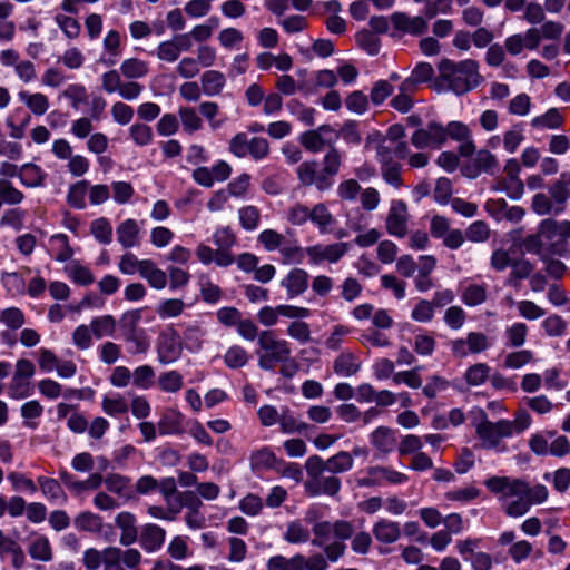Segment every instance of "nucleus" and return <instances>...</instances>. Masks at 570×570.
I'll list each match as a JSON object with an SVG mask.
<instances>
[{
	"label": "nucleus",
	"instance_id": "nucleus-8",
	"mask_svg": "<svg viewBox=\"0 0 570 570\" xmlns=\"http://www.w3.org/2000/svg\"><path fill=\"white\" fill-rule=\"evenodd\" d=\"M490 342L481 332H470L466 338H456L450 342L451 353L456 358H464L469 354H479L488 350Z\"/></svg>",
	"mask_w": 570,
	"mask_h": 570
},
{
	"label": "nucleus",
	"instance_id": "nucleus-20",
	"mask_svg": "<svg viewBox=\"0 0 570 570\" xmlns=\"http://www.w3.org/2000/svg\"><path fill=\"white\" fill-rule=\"evenodd\" d=\"M372 445L380 452L391 453L396 445L395 431L387 426L376 428L370 435Z\"/></svg>",
	"mask_w": 570,
	"mask_h": 570
},
{
	"label": "nucleus",
	"instance_id": "nucleus-57",
	"mask_svg": "<svg viewBox=\"0 0 570 570\" xmlns=\"http://www.w3.org/2000/svg\"><path fill=\"white\" fill-rule=\"evenodd\" d=\"M490 236V227L484 220H475L465 229V237L472 243H484Z\"/></svg>",
	"mask_w": 570,
	"mask_h": 570
},
{
	"label": "nucleus",
	"instance_id": "nucleus-47",
	"mask_svg": "<svg viewBox=\"0 0 570 570\" xmlns=\"http://www.w3.org/2000/svg\"><path fill=\"white\" fill-rule=\"evenodd\" d=\"M563 122V118L557 108H550L544 115L534 117L531 126L534 128H559Z\"/></svg>",
	"mask_w": 570,
	"mask_h": 570
},
{
	"label": "nucleus",
	"instance_id": "nucleus-35",
	"mask_svg": "<svg viewBox=\"0 0 570 570\" xmlns=\"http://www.w3.org/2000/svg\"><path fill=\"white\" fill-rule=\"evenodd\" d=\"M278 424L281 431L285 434L303 433L312 429L308 423L297 420L288 409L282 411Z\"/></svg>",
	"mask_w": 570,
	"mask_h": 570
},
{
	"label": "nucleus",
	"instance_id": "nucleus-3",
	"mask_svg": "<svg viewBox=\"0 0 570 570\" xmlns=\"http://www.w3.org/2000/svg\"><path fill=\"white\" fill-rule=\"evenodd\" d=\"M478 68V62L470 59L459 63L443 59L439 63L441 79H443L449 88L456 95H463L479 86L482 77Z\"/></svg>",
	"mask_w": 570,
	"mask_h": 570
},
{
	"label": "nucleus",
	"instance_id": "nucleus-22",
	"mask_svg": "<svg viewBox=\"0 0 570 570\" xmlns=\"http://www.w3.org/2000/svg\"><path fill=\"white\" fill-rule=\"evenodd\" d=\"M160 435H175L183 433V415L176 410H166L157 424Z\"/></svg>",
	"mask_w": 570,
	"mask_h": 570
},
{
	"label": "nucleus",
	"instance_id": "nucleus-2",
	"mask_svg": "<svg viewBox=\"0 0 570 570\" xmlns=\"http://www.w3.org/2000/svg\"><path fill=\"white\" fill-rule=\"evenodd\" d=\"M142 554L137 548L121 549L110 546L102 551L89 548L83 552L82 562L88 570H140Z\"/></svg>",
	"mask_w": 570,
	"mask_h": 570
},
{
	"label": "nucleus",
	"instance_id": "nucleus-26",
	"mask_svg": "<svg viewBox=\"0 0 570 570\" xmlns=\"http://www.w3.org/2000/svg\"><path fill=\"white\" fill-rule=\"evenodd\" d=\"M67 277L75 284L88 286L95 282L91 271L79 261H70L63 268Z\"/></svg>",
	"mask_w": 570,
	"mask_h": 570
},
{
	"label": "nucleus",
	"instance_id": "nucleus-59",
	"mask_svg": "<svg viewBox=\"0 0 570 570\" xmlns=\"http://www.w3.org/2000/svg\"><path fill=\"white\" fill-rule=\"evenodd\" d=\"M258 242L264 246L267 252L281 249L286 238L284 235L274 229H265L258 235Z\"/></svg>",
	"mask_w": 570,
	"mask_h": 570
},
{
	"label": "nucleus",
	"instance_id": "nucleus-12",
	"mask_svg": "<svg viewBox=\"0 0 570 570\" xmlns=\"http://www.w3.org/2000/svg\"><path fill=\"white\" fill-rule=\"evenodd\" d=\"M407 206L401 199L393 200L386 217V230L390 235L403 238L407 234Z\"/></svg>",
	"mask_w": 570,
	"mask_h": 570
},
{
	"label": "nucleus",
	"instance_id": "nucleus-50",
	"mask_svg": "<svg viewBox=\"0 0 570 570\" xmlns=\"http://www.w3.org/2000/svg\"><path fill=\"white\" fill-rule=\"evenodd\" d=\"M279 253L284 264H302L305 258L306 248H302L295 242L285 240Z\"/></svg>",
	"mask_w": 570,
	"mask_h": 570
},
{
	"label": "nucleus",
	"instance_id": "nucleus-4",
	"mask_svg": "<svg viewBox=\"0 0 570 570\" xmlns=\"http://www.w3.org/2000/svg\"><path fill=\"white\" fill-rule=\"evenodd\" d=\"M262 353L258 354V366L264 371H273L278 363L289 361L292 350L289 343L279 340L272 331H262L257 342Z\"/></svg>",
	"mask_w": 570,
	"mask_h": 570
},
{
	"label": "nucleus",
	"instance_id": "nucleus-48",
	"mask_svg": "<svg viewBox=\"0 0 570 570\" xmlns=\"http://www.w3.org/2000/svg\"><path fill=\"white\" fill-rule=\"evenodd\" d=\"M124 338L130 344L128 348L130 354H144L149 350L150 343L142 328L138 332L124 334Z\"/></svg>",
	"mask_w": 570,
	"mask_h": 570
},
{
	"label": "nucleus",
	"instance_id": "nucleus-42",
	"mask_svg": "<svg viewBox=\"0 0 570 570\" xmlns=\"http://www.w3.org/2000/svg\"><path fill=\"white\" fill-rule=\"evenodd\" d=\"M19 97L35 115H43L49 108V100L43 94L21 91Z\"/></svg>",
	"mask_w": 570,
	"mask_h": 570
},
{
	"label": "nucleus",
	"instance_id": "nucleus-25",
	"mask_svg": "<svg viewBox=\"0 0 570 570\" xmlns=\"http://www.w3.org/2000/svg\"><path fill=\"white\" fill-rule=\"evenodd\" d=\"M42 494L51 502L66 503L68 497L62 489L61 484L52 478L39 476L37 479Z\"/></svg>",
	"mask_w": 570,
	"mask_h": 570
},
{
	"label": "nucleus",
	"instance_id": "nucleus-63",
	"mask_svg": "<svg viewBox=\"0 0 570 570\" xmlns=\"http://www.w3.org/2000/svg\"><path fill=\"white\" fill-rule=\"evenodd\" d=\"M532 210L541 216L553 214L556 215L557 206L553 204L549 195L539 193L535 194L531 203Z\"/></svg>",
	"mask_w": 570,
	"mask_h": 570
},
{
	"label": "nucleus",
	"instance_id": "nucleus-36",
	"mask_svg": "<svg viewBox=\"0 0 570 570\" xmlns=\"http://www.w3.org/2000/svg\"><path fill=\"white\" fill-rule=\"evenodd\" d=\"M303 554L297 553L292 558L274 556L267 560V570H303Z\"/></svg>",
	"mask_w": 570,
	"mask_h": 570
},
{
	"label": "nucleus",
	"instance_id": "nucleus-23",
	"mask_svg": "<svg viewBox=\"0 0 570 570\" xmlns=\"http://www.w3.org/2000/svg\"><path fill=\"white\" fill-rule=\"evenodd\" d=\"M140 277L144 278L148 285L157 291L164 289L167 285V273L159 267L151 259H145V265L140 271Z\"/></svg>",
	"mask_w": 570,
	"mask_h": 570
},
{
	"label": "nucleus",
	"instance_id": "nucleus-55",
	"mask_svg": "<svg viewBox=\"0 0 570 570\" xmlns=\"http://www.w3.org/2000/svg\"><path fill=\"white\" fill-rule=\"evenodd\" d=\"M276 88L286 96L294 95L296 90H301L305 94H309L314 91V88L309 87L307 82H302L298 86L296 85L294 78L288 75H283L278 78L276 82Z\"/></svg>",
	"mask_w": 570,
	"mask_h": 570
},
{
	"label": "nucleus",
	"instance_id": "nucleus-30",
	"mask_svg": "<svg viewBox=\"0 0 570 570\" xmlns=\"http://www.w3.org/2000/svg\"><path fill=\"white\" fill-rule=\"evenodd\" d=\"M226 79L220 71L208 70L202 75L200 83L207 96L219 95L225 86Z\"/></svg>",
	"mask_w": 570,
	"mask_h": 570
},
{
	"label": "nucleus",
	"instance_id": "nucleus-14",
	"mask_svg": "<svg viewBox=\"0 0 570 570\" xmlns=\"http://www.w3.org/2000/svg\"><path fill=\"white\" fill-rule=\"evenodd\" d=\"M166 539V530L158 524L147 523L139 532V546L147 553L159 551Z\"/></svg>",
	"mask_w": 570,
	"mask_h": 570
},
{
	"label": "nucleus",
	"instance_id": "nucleus-32",
	"mask_svg": "<svg viewBox=\"0 0 570 570\" xmlns=\"http://www.w3.org/2000/svg\"><path fill=\"white\" fill-rule=\"evenodd\" d=\"M177 114L181 121L183 130L186 134L193 135L194 132L202 129L203 120L198 116L196 109L191 107L180 106L178 108Z\"/></svg>",
	"mask_w": 570,
	"mask_h": 570
},
{
	"label": "nucleus",
	"instance_id": "nucleus-24",
	"mask_svg": "<svg viewBox=\"0 0 570 570\" xmlns=\"http://www.w3.org/2000/svg\"><path fill=\"white\" fill-rule=\"evenodd\" d=\"M361 368V361L357 356L350 352H342L335 360L333 364L334 372L340 376H352L355 375Z\"/></svg>",
	"mask_w": 570,
	"mask_h": 570
},
{
	"label": "nucleus",
	"instance_id": "nucleus-7",
	"mask_svg": "<svg viewBox=\"0 0 570 570\" xmlns=\"http://www.w3.org/2000/svg\"><path fill=\"white\" fill-rule=\"evenodd\" d=\"M183 353L180 335L173 327L160 333L157 341V356L161 364L176 362Z\"/></svg>",
	"mask_w": 570,
	"mask_h": 570
},
{
	"label": "nucleus",
	"instance_id": "nucleus-45",
	"mask_svg": "<svg viewBox=\"0 0 570 570\" xmlns=\"http://www.w3.org/2000/svg\"><path fill=\"white\" fill-rule=\"evenodd\" d=\"M487 285L470 284L462 293V302L468 306H478L487 301Z\"/></svg>",
	"mask_w": 570,
	"mask_h": 570
},
{
	"label": "nucleus",
	"instance_id": "nucleus-11",
	"mask_svg": "<svg viewBox=\"0 0 570 570\" xmlns=\"http://www.w3.org/2000/svg\"><path fill=\"white\" fill-rule=\"evenodd\" d=\"M350 249L348 243H335L331 245H314L306 248V254L309 261L314 265H318L322 262L336 263L338 262Z\"/></svg>",
	"mask_w": 570,
	"mask_h": 570
},
{
	"label": "nucleus",
	"instance_id": "nucleus-21",
	"mask_svg": "<svg viewBox=\"0 0 570 570\" xmlns=\"http://www.w3.org/2000/svg\"><path fill=\"white\" fill-rule=\"evenodd\" d=\"M372 531L379 542L386 544L394 543L401 535L400 524L386 519L374 523Z\"/></svg>",
	"mask_w": 570,
	"mask_h": 570
},
{
	"label": "nucleus",
	"instance_id": "nucleus-31",
	"mask_svg": "<svg viewBox=\"0 0 570 570\" xmlns=\"http://www.w3.org/2000/svg\"><path fill=\"white\" fill-rule=\"evenodd\" d=\"M33 374V364L29 360H19L16 364V373L10 385L11 395L14 397H24V393L17 392V385H21V380H28Z\"/></svg>",
	"mask_w": 570,
	"mask_h": 570
},
{
	"label": "nucleus",
	"instance_id": "nucleus-28",
	"mask_svg": "<svg viewBox=\"0 0 570 570\" xmlns=\"http://www.w3.org/2000/svg\"><path fill=\"white\" fill-rule=\"evenodd\" d=\"M367 474H374L380 480V485L387 484H402L409 480V476L399 472L390 466H371L367 469Z\"/></svg>",
	"mask_w": 570,
	"mask_h": 570
},
{
	"label": "nucleus",
	"instance_id": "nucleus-41",
	"mask_svg": "<svg viewBox=\"0 0 570 570\" xmlns=\"http://www.w3.org/2000/svg\"><path fill=\"white\" fill-rule=\"evenodd\" d=\"M158 387L166 393H177L184 385L183 375L177 371L161 373L157 380Z\"/></svg>",
	"mask_w": 570,
	"mask_h": 570
},
{
	"label": "nucleus",
	"instance_id": "nucleus-52",
	"mask_svg": "<svg viewBox=\"0 0 570 570\" xmlns=\"http://www.w3.org/2000/svg\"><path fill=\"white\" fill-rule=\"evenodd\" d=\"M29 554L35 560L50 561L52 559V549L48 538L39 537L29 547Z\"/></svg>",
	"mask_w": 570,
	"mask_h": 570
},
{
	"label": "nucleus",
	"instance_id": "nucleus-60",
	"mask_svg": "<svg viewBox=\"0 0 570 570\" xmlns=\"http://www.w3.org/2000/svg\"><path fill=\"white\" fill-rule=\"evenodd\" d=\"M184 302L178 298L163 301L156 308V313L163 320L176 317L183 313Z\"/></svg>",
	"mask_w": 570,
	"mask_h": 570
},
{
	"label": "nucleus",
	"instance_id": "nucleus-49",
	"mask_svg": "<svg viewBox=\"0 0 570 570\" xmlns=\"http://www.w3.org/2000/svg\"><path fill=\"white\" fill-rule=\"evenodd\" d=\"M90 233L101 244H109L112 239V227L105 217L97 218L90 224Z\"/></svg>",
	"mask_w": 570,
	"mask_h": 570
},
{
	"label": "nucleus",
	"instance_id": "nucleus-5",
	"mask_svg": "<svg viewBox=\"0 0 570 570\" xmlns=\"http://www.w3.org/2000/svg\"><path fill=\"white\" fill-rule=\"evenodd\" d=\"M354 460L352 454L346 451H340L336 454L324 460L320 455H311L305 462V469L308 478H316L324 472L331 474L345 473L353 469Z\"/></svg>",
	"mask_w": 570,
	"mask_h": 570
},
{
	"label": "nucleus",
	"instance_id": "nucleus-43",
	"mask_svg": "<svg viewBox=\"0 0 570 570\" xmlns=\"http://www.w3.org/2000/svg\"><path fill=\"white\" fill-rule=\"evenodd\" d=\"M90 328L96 338L112 336L116 330V320L111 315H104L92 318Z\"/></svg>",
	"mask_w": 570,
	"mask_h": 570
},
{
	"label": "nucleus",
	"instance_id": "nucleus-53",
	"mask_svg": "<svg viewBox=\"0 0 570 570\" xmlns=\"http://www.w3.org/2000/svg\"><path fill=\"white\" fill-rule=\"evenodd\" d=\"M132 384L141 390H148L153 386L155 371L150 365H141L131 373Z\"/></svg>",
	"mask_w": 570,
	"mask_h": 570
},
{
	"label": "nucleus",
	"instance_id": "nucleus-29",
	"mask_svg": "<svg viewBox=\"0 0 570 570\" xmlns=\"http://www.w3.org/2000/svg\"><path fill=\"white\" fill-rule=\"evenodd\" d=\"M309 220L317 226L321 234L328 233L331 226L335 223L334 216L323 203L316 204L311 209Z\"/></svg>",
	"mask_w": 570,
	"mask_h": 570
},
{
	"label": "nucleus",
	"instance_id": "nucleus-44",
	"mask_svg": "<svg viewBox=\"0 0 570 570\" xmlns=\"http://www.w3.org/2000/svg\"><path fill=\"white\" fill-rule=\"evenodd\" d=\"M50 245L56 250L55 259L58 262H67L73 255V249L69 244V238L65 234L52 235L49 239Z\"/></svg>",
	"mask_w": 570,
	"mask_h": 570
},
{
	"label": "nucleus",
	"instance_id": "nucleus-19",
	"mask_svg": "<svg viewBox=\"0 0 570 570\" xmlns=\"http://www.w3.org/2000/svg\"><path fill=\"white\" fill-rule=\"evenodd\" d=\"M140 228L138 223L128 218L117 226V240L124 248H131L139 244Z\"/></svg>",
	"mask_w": 570,
	"mask_h": 570
},
{
	"label": "nucleus",
	"instance_id": "nucleus-37",
	"mask_svg": "<svg viewBox=\"0 0 570 570\" xmlns=\"http://www.w3.org/2000/svg\"><path fill=\"white\" fill-rule=\"evenodd\" d=\"M130 483V478L118 473H110L105 478V485L107 490L120 497H131Z\"/></svg>",
	"mask_w": 570,
	"mask_h": 570
},
{
	"label": "nucleus",
	"instance_id": "nucleus-58",
	"mask_svg": "<svg viewBox=\"0 0 570 570\" xmlns=\"http://www.w3.org/2000/svg\"><path fill=\"white\" fill-rule=\"evenodd\" d=\"M120 70L129 79L142 78L148 72V66L139 59H127L122 62Z\"/></svg>",
	"mask_w": 570,
	"mask_h": 570
},
{
	"label": "nucleus",
	"instance_id": "nucleus-38",
	"mask_svg": "<svg viewBox=\"0 0 570 570\" xmlns=\"http://www.w3.org/2000/svg\"><path fill=\"white\" fill-rule=\"evenodd\" d=\"M299 142L304 148L311 153H318L321 151L325 146H332L333 140L326 139L322 135H320V131L316 130H308L303 132L299 138Z\"/></svg>",
	"mask_w": 570,
	"mask_h": 570
},
{
	"label": "nucleus",
	"instance_id": "nucleus-16",
	"mask_svg": "<svg viewBox=\"0 0 570 570\" xmlns=\"http://www.w3.org/2000/svg\"><path fill=\"white\" fill-rule=\"evenodd\" d=\"M306 482V491L312 495L326 494L330 497L336 495L341 490V480L334 474L324 476L323 474L316 478H309Z\"/></svg>",
	"mask_w": 570,
	"mask_h": 570
},
{
	"label": "nucleus",
	"instance_id": "nucleus-64",
	"mask_svg": "<svg viewBox=\"0 0 570 570\" xmlns=\"http://www.w3.org/2000/svg\"><path fill=\"white\" fill-rule=\"evenodd\" d=\"M533 266L529 261L525 259H517L511 264V273L507 281L509 285H515L517 281L524 279L530 276Z\"/></svg>",
	"mask_w": 570,
	"mask_h": 570
},
{
	"label": "nucleus",
	"instance_id": "nucleus-51",
	"mask_svg": "<svg viewBox=\"0 0 570 570\" xmlns=\"http://www.w3.org/2000/svg\"><path fill=\"white\" fill-rule=\"evenodd\" d=\"M490 371L491 368L488 364L476 363L466 370L464 379L469 385L479 386L489 379Z\"/></svg>",
	"mask_w": 570,
	"mask_h": 570
},
{
	"label": "nucleus",
	"instance_id": "nucleus-62",
	"mask_svg": "<svg viewBox=\"0 0 570 570\" xmlns=\"http://www.w3.org/2000/svg\"><path fill=\"white\" fill-rule=\"evenodd\" d=\"M313 534L314 538L311 543L314 547L322 548L330 540L333 534V522L330 521H320L313 525Z\"/></svg>",
	"mask_w": 570,
	"mask_h": 570
},
{
	"label": "nucleus",
	"instance_id": "nucleus-13",
	"mask_svg": "<svg viewBox=\"0 0 570 570\" xmlns=\"http://www.w3.org/2000/svg\"><path fill=\"white\" fill-rule=\"evenodd\" d=\"M392 28L395 32L421 35L428 30V22L422 16H411L404 11H395L391 14Z\"/></svg>",
	"mask_w": 570,
	"mask_h": 570
},
{
	"label": "nucleus",
	"instance_id": "nucleus-56",
	"mask_svg": "<svg viewBox=\"0 0 570 570\" xmlns=\"http://www.w3.org/2000/svg\"><path fill=\"white\" fill-rule=\"evenodd\" d=\"M549 196L557 206L556 215H560L564 212L567 202L570 198V189H567L556 180L549 188Z\"/></svg>",
	"mask_w": 570,
	"mask_h": 570
},
{
	"label": "nucleus",
	"instance_id": "nucleus-54",
	"mask_svg": "<svg viewBox=\"0 0 570 570\" xmlns=\"http://www.w3.org/2000/svg\"><path fill=\"white\" fill-rule=\"evenodd\" d=\"M75 525L82 531L98 532L101 530L102 520L98 514L86 511L75 518Z\"/></svg>",
	"mask_w": 570,
	"mask_h": 570
},
{
	"label": "nucleus",
	"instance_id": "nucleus-6",
	"mask_svg": "<svg viewBox=\"0 0 570 570\" xmlns=\"http://www.w3.org/2000/svg\"><path fill=\"white\" fill-rule=\"evenodd\" d=\"M476 434L485 449H495L501 439L510 438L513 434V423L508 420L491 422L483 420L476 426Z\"/></svg>",
	"mask_w": 570,
	"mask_h": 570
},
{
	"label": "nucleus",
	"instance_id": "nucleus-17",
	"mask_svg": "<svg viewBox=\"0 0 570 570\" xmlns=\"http://www.w3.org/2000/svg\"><path fill=\"white\" fill-rule=\"evenodd\" d=\"M48 174L35 163L21 165L19 180L27 188H42L46 186Z\"/></svg>",
	"mask_w": 570,
	"mask_h": 570
},
{
	"label": "nucleus",
	"instance_id": "nucleus-18",
	"mask_svg": "<svg viewBox=\"0 0 570 570\" xmlns=\"http://www.w3.org/2000/svg\"><path fill=\"white\" fill-rule=\"evenodd\" d=\"M191 47L189 38H173L159 45L157 56L165 61H175L181 51Z\"/></svg>",
	"mask_w": 570,
	"mask_h": 570
},
{
	"label": "nucleus",
	"instance_id": "nucleus-39",
	"mask_svg": "<svg viewBox=\"0 0 570 570\" xmlns=\"http://www.w3.org/2000/svg\"><path fill=\"white\" fill-rule=\"evenodd\" d=\"M309 530L302 523L301 520L292 521L287 524L283 538L286 542L292 544L305 543L309 540Z\"/></svg>",
	"mask_w": 570,
	"mask_h": 570
},
{
	"label": "nucleus",
	"instance_id": "nucleus-46",
	"mask_svg": "<svg viewBox=\"0 0 570 570\" xmlns=\"http://www.w3.org/2000/svg\"><path fill=\"white\" fill-rule=\"evenodd\" d=\"M88 180H79L71 185L67 195L68 204L73 208L83 209L86 207L85 197L88 191Z\"/></svg>",
	"mask_w": 570,
	"mask_h": 570
},
{
	"label": "nucleus",
	"instance_id": "nucleus-27",
	"mask_svg": "<svg viewBox=\"0 0 570 570\" xmlns=\"http://www.w3.org/2000/svg\"><path fill=\"white\" fill-rule=\"evenodd\" d=\"M474 173L469 177H476L481 171L489 175H495L499 171V161L497 157L487 149H481L474 157Z\"/></svg>",
	"mask_w": 570,
	"mask_h": 570
},
{
	"label": "nucleus",
	"instance_id": "nucleus-9",
	"mask_svg": "<svg viewBox=\"0 0 570 570\" xmlns=\"http://www.w3.org/2000/svg\"><path fill=\"white\" fill-rule=\"evenodd\" d=\"M296 173L303 186H314L318 191L330 190L334 185L315 160L299 164Z\"/></svg>",
	"mask_w": 570,
	"mask_h": 570
},
{
	"label": "nucleus",
	"instance_id": "nucleus-40",
	"mask_svg": "<svg viewBox=\"0 0 570 570\" xmlns=\"http://www.w3.org/2000/svg\"><path fill=\"white\" fill-rule=\"evenodd\" d=\"M248 360V352L240 345H232L224 355L225 365L232 370L244 367Z\"/></svg>",
	"mask_w": 570,
	"mask_h": 570
},
{
	"label": "nucleus",
	"instance_id": "nucleus-15",
	"mask_svg": "<svg viewBox=\"0 0 570 570\" xmlns=\"http://www.w3.org/2000/svg\"><path fill=\"white\" fill-rule=\"evenodd\" d=\"M308 273L303 268H293L281 281V286L286 289L287 298L297 297L308 288Z\"/></svg>",
	"mask_w": 570,
	"mask_h": 570
},
{
	"label": "nucleus",
	"instance_id": "nucleus-1",
	"mask_svg": "<svg viewBox=\"0 0 570 570\" xmlns=\"http://www.w3.org/2000/svg\"><path fill=\"white\" fill-rule=\"evenodd\" d=\"M484 485L493 494L500 495L505 514L512 518L524 515L532 504L543 503L549 495L543 484L530 487L522 479L509 476H490L484 481Z\"/></svg>",
	"mask_w": 570,
	"mask_h": 570
},
{
	"label": "nucleus",
	"instance_id": "nucleus-61",
	"mask_svg": "<svg viewBox=\"0 0 570 570\" xmlns=\"http://www.w3.org/2000/svg\"><path fill=\"white\" fill-rule=\"evenodd\" d=\"M528 326L524 323H514L505 330L507 345L520 347L525 342Z\"/></svg>",
	"mask_w": 570,
	"mask_h": 570
},
{
	"label": "nucleus",
	"instance_id": "nucleus-34",
	"mask_svg": "<svg viewBox=\"0 0 570 570\" xmlns=\"http://www.w3.org/2000/svg\"><path fill=\"white\" fill-rule=\"evenodd\" d=\"M249 462L253 471L267 470L276 464L277 458L269 448L264 446L250 454Z\"/></svg>",
	"mask_w": 570,
	"mask_h": 570
},
{
	"label": "nucleus",
	"instance_id": "nucleus-33",
	"mask_svg": "<svg viewBox=\"0 0 570 570\" xmlns=\"http://www.w3.org/2000/svg\"><path fill=\"white\" fill-rule=\"evenodd\" d=\"M343 154L333 145L324 155L322 161V169L328 176V178L335 183V177L340 173L342 166Z\"/></svg>",
	"mask_w": 570,
	"mask_h": 570
},
{
	"label": "nucleus",
	"instance_id": "nucleus-10",
	"mask_svg": "<svg viewBox=\"0 0 570 570\" xmlns=\"http://www.w3.org/2000/svg\"><path fill=\"white\" fill-rule=\"evenodd\" d=\"M444 126L436 121H430L426 128L416 129L412 137L411 144L417 149L426 147L440 148L445 144Z\"/></svg>",
	"mask_w": 570,
	"mask_h": 570
}]
</instances>
